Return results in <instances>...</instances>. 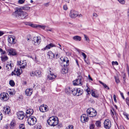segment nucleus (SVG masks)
<instances>
[{
  "instance_id": "f257e3e1",
  "label": "nucleus",
  "mask_w": 129,
  "mask_h": 129,
  "mask_svg": "<svg viewBox=\"0 0 129 129\" xmlns=\"http://www.w3.org/2000/svg\"><path fill=\"white\" fill-rule=\"evenodd\" d=\"M12 15L16 18L23 19L26 18L28 14L26 12L23 11L20 8H17L15 11L13 13Z\"/></svg>"
},
{
  "instance_id": "f03ea898",
  "label": "nucleus",
  "mask_w": 129,
  "mask_h": 129,
  "mask_svg": "<svg viewBox=\"0 0 129 129\" xmlns=\"http://www.w3.org/2000/svg\"><path fill=\"white\" fill-rule=\"evenodd\" d=\"M58 123L57 117L52 116L49 118V125L51 126H54Z\"/></svg>"
},
{
  "instance_id": "7ed1b4c3",
  "label": "nucleus",
  "mask_w": 129,
  "mask_h": 129,
  "mask_svg": "<svg viewBox=\"0 0 129 129\" xmlns=\"http://www.w3.org/2000/svg\"><path fill=\"white\" fill-rule=\"evenodd\" d=\"M87 113L89 117H91L96 116L97 114L96 111L92 108H88L87 110Z\"/></svg>"
},
{
  "instance_id": "20e7f679",
  "label": "nucleus",
  "mask_w": 129,
  "mask_h": 129,
  "mask_svg": "<svg viewBox=\"0 0 129 129\" xmlns=\"http://www.w3.org/2000/svg\"><path fill=\"white\" fill-rule=\"evenodd\" d=\"M36 118L32 116L29 117L27 119L28 123L30 125H34L36 123Z\"/></svg>"
},
{
  "instance_id": "39448f33",
  "label": "nucleus",
  "mask_w": 129,
  "mask_h": 129,
  "mask_svg": "<svg viewBox=\"0 0 129 129\" xmlns=\"http://www.w3.org/2000/svg\"><path fill=\"white\" fill-rule=\"evenodd\" d=\"M33 43L34 44L37 46L39 45L41 41V39L39 36L34 37L32 39Z\"/></svg>"
},
{
  "instance_id": "423d86ee",
  "label": "nucleus",
  "mask_w": 129,
  "mask_h": 129,
  "mask_svg": "<svg viewBox=\"0 0 129 129\" xmlns=\"http://www.w3.org/2000/svg\"><path fill=\"white\" fill-rule=\"evenodd\" d=\"M0 99L3 101H6L9 99V95L6 93L3 92L1 93Z\"/></svg>"
},
{
  "instance_id": "0eeeda50",
  "label": "nucleus",
  "mask_w": 129,
  "mask_h": 129,
  "mask_svg": "<svg viewBox=\"0 0 129 129\" xmlns=\"http://www.w3.org/2000/svg\"><path fill=\"white\" fill-rule=\"evenodd\" d=\"M82 76L79 75L78 77V78L73 81V84L74 85H81V78Z\"/></svg>"
},
{
  "instance_id": "6e6552de",
  "label": "nucleus",
  "mask_w": 129,
  "mask_h": 129,
  "mask_svg": "<svg viewBox=\"0 0 129 129\" xmlns=\"http://www.w3.org/2000/svg\"><path fill=\"white\" fill-rule=\"evenodd\" d=\"M7 51L8 53V55H10L15 56L17 54V52L15 50L12 48L8 49Z\"/></svg>"
},
{
  "instance_id": "1a4fd4ad",
  "label": "nucleus",
  "mask_w": 129,
  "mask_h": 129,
  "mask_svg": "<svg viewBox=\"0 0 129 129\" xmlns=\"http://www.w3.org/2000/svg\"><path fill=\"white\" fill-rule=\"evenodd\" d=\"M17 64L20 66L19 67L20 69L24 68L27 65V63L25 61H18L17 62Z\"/></svg>"
},
{
  "instance_id": "9d476101",
  "label": "nucleus",
  "mask_w": 129,
  "mask_h": 129,
  "mask_svg": "<svg viewBox=\"0 0 129 129\" xmlns=\"http://www.w3.org/2000/svg\"><path fill=\"white\" fill-rule=\"evenodd\" d=\"M111 126V123L110 121L108 119H106L104 122V126L106 129H109Z\"/></svg>"
},
{
  "instance_id": "9b49d317",
  "label": "nucleus",
  "mask_w": 129,
  "mask_h": 129,
  "mask_svg": "<svg viewBox=\"0 0 129 129\" xmlns=\"http://www.w3.org/2000/svg\"><path fill=\"white\" fill-rule=\"evenodd\" d=\"M69 15L71 18H75L78 16V12L72 10L70 11Z\"/></svg>"
},
{
  "instance_id": "f8f14e48",
  "label": "nucleus",
  "mask_w": 129,
  "mask_h": 129,
  "mask_svg": "<svg viewBox=\"0 0 129 129\" xmlns=\"http://www.w3.org/2000/svg\"><path fill=\"white\" fill-rule=\"evenodd\" d=\"M49 71L50 72V73H49V80H52L55 79L56 76L53 74V70L50 68Z\"/></svg>"
},
{
  "instance_id": "ddd939ff",
  "label": "nucleus",
  "mask_w": 129,
  "mask_h": 129,
  "mask_svg": "<svg viewBox=\"0 0 129 129\" xmlns=\"http://www.w3.org/2000/svg\"><path fill=\"white\" fill-rule=\"evenodd\" d=\"M89 120L88 116L86 114L82 115L81 117V120L83 122H87Z\"/></svg>"
},
{
  "instance_id": "4468645a",
  "label": "nucleus",
  "mask_w": 129,
  "mask_h": 129,
  "mask_svg": "<svg viewBox=\"0 0 129 129\" xmlns=\"http://www.w3.org/2000/svg\"><path fill=\"white\" fill-rule=\"evenodd\" d=\"M17 115L19 119L22 120L24 117V113L23 111H19L17 113Z\"/></svg>"
},
{
  "instance_id": "2eb2a0df",
  "label": "nucleus",
  "mask_w": 129,
  "mask_h": 129,
  "mask_svg": "<svg viewBox=\"0 0 129 129\" xmlns=\"http://www.w3.org/2000/svg\"><path fill=\"white\" fill-rule=\"evenodd\" d=\"M15 38L13 36H10L8 38V41L9 43L11 44H14L16 43L15 41Z\"/></svg>"
},
{
  "instance_id": "dca6fc26",
  "label": "nucleus",
  "mask_w": 129,
  "mask_h": 129,
  "mask_svg": "<svg viewBox=\"0 0 129 129\" xmlns=\"http://www.w3.org/2000/svg\"><path fill=\"white\" fill-rule=\"evenodd\" d=\"M20 70L18 68H15L14 71H13L11 73V75H17V76L20 75L21 74V73L20 71Z\"/></svg>"
},
{
  "instance_id": "f3484780",
  "label": "nucleus",
  "mask_w": 129,
  "mask_h": 129,
  "mask_svg": "<svg viewBox=\"0 0 129 129\" xmlns=\"http://www.w3.org/2000/svg\"><path fill=\"white\" fill-rule=\"evenodd\" d=\"M60 59L61 60H62V62L64 63V66H67L69 64V60H68V58L66 57H65L63 58L62 57L60 58Z\"/></svg>"
},
{
  "instance_id": "a211bd4d",
  "label": "nucleus",
  "mask_w": 129,
  "mask_h": 129,
  "mask_svg": "<svg viewBox=\"0 0 129 129\" xmlns=\"http://www.w3.org/2000/svg\"><path fill=\"white\" fill-rule=\"evenodd\" d=\"M3 111L5 114H9L10 113V107L9 106H6L4 108Z\"/></svg>"
},
{
  "instance_id": "6ab92c4d",
  "label": "nucleus",
  "mask_w": 129,
  "mask_h": 129,
  "mask_svg": "<svg viewBox=\"0 0 129 129\" xmlns=\"http://www.w3.org/2000/svg\"><path fill=\"white\" fill-rule=\"evenodd\" d=\"M34 112L33 110L31 109H29L26 111V116L27 117H30L32 115Z\"/></svg>"
},
{
  "instance_id": "aec40b11",
  "label": "nucleus",
  "mask_w": 129,
  "mask_h": 129,
  "mask_svg": "<svg viewBox=\"0 0 129 129\" xmlns=\"http://www.w3.org/2000/svg\"><path fill=\"white\" fill-rule=\"evenodd\" d=\"M40 111L42 112H45L46 111L47 107H46V105H41L39 108Z\"/></svg>"
},
{
  "instance_id": "412c9836",
  "label": "nucleus",
  "mask_w": 129,
  "mask_h": 129,
  "mask_svg": "<svg viewBox=\"0 0 129 129\" xmlns=\"http://www.w3.org/2000/svg\"><path fill=\"white\" fill-rule=\"evenodd\" d=\"M32 89L30 88L27 89L25 91V94L27 96L30 95L32 94Z\"/></svg>"
},
{
  "instance_id": "4be33fe9",
  "label": "nucleus",
  "mask_w": 129,
  "mask_h": 129,
  "mask_svg": "<svg viewBox=\"0 0 129 129\" xmlns=\"http://www.w3.org/2000/svg\"><path fill=\"white\" fill-rule=\"evenodd\" d=\"M30 26L32 27H38L41 28L43 29H44L45 27V25H40L37 24L34 25L33 24H31Z\"/></svg>"
},
{
  "instance_id": "5701e85b",
  "label": "nucleus",
  "mask_w": 129,
  "mask_h": 129,
  "mask_svg": "<svg viewBox=\"0 0 129 129\" xmlns=\"http://www.w3.org/2000/svg\"><path fill=\"white\" fill-rule=\"evenodd\" d=\"M13 66V64L8 62L6 66V69L8 71L12 69V67Z\"/></svg>"
},
{
  "instance_id": "b1692460",
  "label": "nucleus",
  "mask_w": 129,
  "mask_h": 129,
  "mask_svg": "<svg viewBox=\"0 0 129 129\" xmlns=\"http://www.w3.org/2000/svg\"><path fill=\"white\" fill-rule=\"evenodd\" d=\"M76 96H78L81 95L83 92V90L80 88H77Z\"/></svg>"
},
{
  "instance_id": "393cba45",
  "label": "nucleus",
  "mask_w": 129,
  "mask_h": 129,
  "mask_svg": "<svg viewBox=\"0 0 129 129\" xmlns=\"http://www.w3.org/2000/svg\"><path fill=\"white\" fill-rule=\"evenodd\" d=\"M16 125V122L15 120H13L10 124V127L11 129H13Z\"/></svg>"
},
{
  "instance_id": "a878e982",
  "label": "nucleus",
  "mask_w": 129,
  "mask_h": 129,
  "mask_svg": "<svg viewBox=\"0 0 129 129\" xmlns=\"http://www.w3.org/2000/svg\"><path fill=\"white\" fill-rule=\"evenodd\" d=\"M72 89L71 88L69 87H67L65 89V92L67 94L72 93Z\"/></svg>"
},
{
  "instance_id": "bb28decb",
  "label": "nucleus",
  "mask_w": 129,
  "mask_h": 129,
  "mask_svg": "<svg viewBox=\"0 0 129 129\" xmlns=\"http://www.w3.org/2000/svg\"><path fill=\"white\" fill-rule=\"evenodd\" d=\"M91 95L95 98H97L99 97V94L96 92H95L94 91L92 90Z\"/></svg>"
},
{
  "instance_id": "cd10ccee",
  "label": "nucleus",
  "mask_w": 129,
  "mask_h": 129,
  "mask_svg": "<svg viewBox=\"0 0 129 129\" xmlns=\"http://www.w3.org/2000/svg\"><path fill=\"white\" fill-rule=\"evenodd\" d=\"M54 58V54L51 51H49V58L53 59Z\"/></svg>"
},
{
  "instance_id": "c85d7f7f",
  "label": "nucleus",
  "mask_w": 129,
  "mask_h": 129,
  "mask_svg": "<svg viewBox=\"0 0 129 129\" xmlns=\"http://www.w3.org/2000/svg\"><path fill=\"white\" fill-rule=\"evenodd\" d=\"M35 75L38 77H40L41 76V72L39 71H37L34 72Z\"/></svg>"
},
{
  "instance_id": "c756f323",
  "label": "nucleus",
  "mask_w": 129,
  "mask_h": 129,
  "mask_svg": "<svg viewBox=\"0 0 129 129\" xmlns=\"http://www.w3.org/2000/svg\"><path fill=\"white\" fill-rule=\"evenodd\" d=\"M73 39L76 41H80L81 40V38L79 36H75L73 37Z\"/></svg>"
},
{
  "instance_id": "7c9ffc66",
  "label": "nucleus",
  "mask_w": 129,
  "mask_h": 129,
  "mask_svg": "<svg viewBox=\"0 0 129 129\" xmlns=\"http://www.w3.org/2000/svg\"><path fill=\"white\" fill-rule=\"evenodd\" d=\"M99 82L102 85H103V86L105 88H106L107 89H108V90L109 89V87L108 86L105 84L103 83L102 82L100 81H99Z\"/></svg>"
},
{
  "instance_id": "2f4dec72",
  "label": "nucleus",
  "mask_w": 129,
  "mask_h": 129,
  "mask_svg": "<svg viewBox=\"0 0 129 129\" xmlns=\"http://www.w3.org/2000/svg\"><path fill=\"white\" fill-rule=\"evenodd\" d=\"M77 88H73L72 89V93L74 95H76L77 91Z\"/></svg>"
},
{
  "instance_id": "473e14b6",
  "label": "nucleus",
  "mask_w": 129,
  "mask_h": 129,
  "mask_svg": "<svg viewBox=\"0 0 129 129\" xmlns=\"http://www.w3.org/2000/svg\"><path fill=\"white\" fill-rule=\"evenodd\" d=\"M2 61H4L7 60L8 58L6 56H2L1 57Z\"/></svg>"
},
{
  "instance_id": "72a5a7b5",
  "label": "nucleus",
  "mask_w": 129,
  "mask_h": 129,
  "mask_svg": "<svg viewBox=\"0 0 129 129\" xmlns=\"http://www.w3.org/2000/svg\"><path fill=\"white\" fill-rule=\"evenodd\" d=\"M19 129H25L24 125V124H20L19 126Z\"/></svg>"
},
{
  "instance_id": "f704fd0d",
  "label": "nucleus",
  "mask_w": 129,
  "mask_h": 129,
  "mask_svg": "<svg viewBox=\"0 0 129 129\" xmlns=\"http://www.w3.org/2000/svg\"><path fill=\"white\" fill-rule=\"evenodd\" d=\"M68 72L67 70L65 68L62 69L61 71V73L64 74L67 73Z\"/></svg>"
},
{
  "instance_id": "c9c22d12",
  "label": "nucleus",
  "mask_w": 129,
  "mask_h": 129,
  "mask_svg": "<svg viewBox=\"0 0 129 129\" xmlns=\"http://www.w3.org/2000/svg\"><path fill=\"white\" fill-rule=\"evenodd\" d=\"M84 36L85 41L88 43H89V40L88 37L85 34H84Z\"/></svg>"
},
{
  "instance_id": "e433bc0d",
  "label": "nucleus",
  "mask_w": 129,
  "mask_h": 129,
  "mask_svg": "<svg viewBox=\"0 0 129 129\" xmlns=\"http://www.w3.org/2000/svg\"><path fill=\"white\" fill-rule=\"evenodd\" d=\"M87 88L86 89V91L87 92L88 94H90L91 93L90 89L87 85Z\"/></svg>"
},
{
  "instance_id": "4c0bfd02",
  "label": "nucleus",
  "mask_w": 129,
  "mask_h": 129,
  "mask_svg": "<svg viewBox=\"0 0 129 129\" xmlns=\"http://www.w3.org/2000/svg\"><path fill=\"white\" fill-rule=\"evenodd\" d=\"M9 84L12 86H14L15 84L14 81L13 80H11L9 81Z\"/></svg>"
},
{
  "instance_id": "58836bf2",
  "label": "nucleus",
  "mask_w": 129,
  "mask_h": 129,
  "mask_svg": "<svg viewBox=\"0 0 129 129\" xmlns=\"http://www.w3.org/2000/svg\"><path fill=\"white\" fill-rule=\"evenodd\" d=\"M82 55L83 57V58L85 62L87 63V62L85 60L87 56L84 53H83L82 54Z\"/></svg>"
},
{
  "instance_id": "ea45409f",
  "label": "nucleus",
  "mask_w": 129,
  "mask_h": 129,
  "mask_svg": "<svg viewBox=\"0 0 129 129\" xmlns=\"http://www.w3.org/2000/svg\"><path fill=\"white\" fill-rule=\"evenodd\" d=\"M55 47V45L52 43H51L49 44V49L53 47Z\"/></svg>"
},
{
  "instance_id": "a19ab883",
  "label": "nucleus",
  "mask_w": 129,
  "mask_h": 129,
  "mask_svg": "<svg viewBox=\"0 0 129 129\" xmlns=\"http://www.w3.org/2000/svg\"><path fill=\"white\" fill-rule=\"evenodd\" d=\"M95 124L96 126L100 127V126L101 125V122L99 121H97L96 122Z\"/></svg>"
},
{
  "instance_id": "79ce46f5",
  "label": "nucleus",
  "mask_w": 129,
  "mask_h": 129,
  "mask_svg": "<svg viewBox=\"0 0 129 129\" xmlns=\"http://www.w3.org/2000/svg\"><path fill=\"white\" fill-rule=\"evenodd\" d=\"M66 129H73V126L72 125H69L66 127Z\"/></svg>"
},
{
  "instance_id": "37998d69",
  "label": "nucleus",
  "mask_w": 129,
  "mask_h": 129,
  "mask_svg": "<svg viewBox=\"0 0 129 129\" xmlns=\"http://www.w3.org/2000/svg\"><path fill=\"white\" fill-rule=\"evenodd\" d=\"M123 114L125 118L129 120V115L126 113H124Z\"/></svg>"
},
{
  "instance_id": "c03bdc74",
  "label": "nucleus",
  "mask_w": 129,
  "mask_h": 129,
  "mask_svg": "<svg viewBox=\"0 0 129 129\" xmlns=\"http://www.w3.org/2000/svg\"><path fill=\"white\" fill-rule=\"evenodd\" d=\"M121 4H123L125 3V1L124 0H117Z\"/></svg>"
},
{
  "instance_id": "a18cd8bd",
  "label": "nucleus",
  "mask_w": 129,
  "mask_h": 129,
  "mask_svg": "<svg viewBox=\"0 0 129 129\" xmlns=\"http://www.w3.org/2000/svg\"><path fill=\"white\" fill-rule=\"evenodd\" d=\"M48 45H47L44 49H42L41 50H48Z\"/></svg>"
},
{
  "instance_id": "49530a36",
  "label": "nucleus",
  "mask_w": 129,
  "mask_h": 129,
  "mask_svg": "<svg viewBox=\"0 0 129 129\" xmlns=\"http://www.w3.org/2000/svg\"><path fill=\"white\" fill-rule=\"evenodd\" d=\"M115 81L117 83H119V80L117 77H115Z\"/></svg>"
},
{
  "instance_id": "de8ad7c7",
  "label": "nucleus",
  "mask_w": 129,
  "mask_h": 129,
  "mask_svg": "<svg viewBox=\"0 0 129 129\" xmlns=\"http://www.w3.org/2000/svg\"><path fill=\"white\" fill-rule=\"evenodd\" d=\"M25 1V0H19L18 1V3L19 4H22Z\"/></svg>"
},
{
  "instance_id": "09e8293b",
  "label": "nucleus",
  "mask_w": 129,
  "mask_h": 129,
  "mask_svg": "<svg viewBox=\"0 0 129 129\" xmlns=\"http://www.w3.org/2000/svg\"><path fill=\"white\" fill-rule=\"evenodd\" d=\"M112 63L113 64H116V65H117L118 64V62L116 61H112Z\"/></svg>"
},
{
  "instance_id": "8fccbe9b",
  "label": "nucleus",
  "mask_w": 129,
  "mask_h": 129,
  "mask_svg": "<svg viewBox=\"0 0 129 129\" xmlns=\"http://www.w3.org/2000/svg\"><path fill=\"white\" fill-rule=\"evenodd\" d=\"M116 95L115 94H114L113 95V99H114V101L115 103L117 102V101L116 100Z\"/></svg>"
},
{
  "instance_id": "3c124183",
  "label": "nucleus",
  "mask_w": 129,
  "mask_h": 129,
  "mask_svg": "<svg viewBox=\"0 0 129 129\" xmlns=\"http://www.w3.org/2000/svg\"><path fill=\"white\" fill-rule=\"evenodd\" d=\"M63 9L65 10H66L67 9V7L66 5H64L63 6Z\"/></svg>"
},
{
  "instance_id": "603ef678",
  "label": "nucleus",
  "mask_w": 129,
  "mask_h": 129,
  "mask_svg": "<svg viewBox=\"0 0 129 129\" xmlns=\"http://www.w3.org/2000/svg\"><path fill=\"white\" fill-rule=\"evenodd\" d=\"M119 91V92H120V95L121 96H122V98L123 99H125V98H124V95H123V93H122V92H121L120 91Z\"/></svg>"
},
{
  "instance_id": "864d4df0",
  "label": "nucleus",
  "mask_w": 129,
  "mask_h": 129,
  "mask_svg": "<svg viewBox=\"0 0 129 129\" xmlns=\"http://www.w3.org/2000/svg\"><path fill=\"white\" fill-rule=\"evenodd\" d=\"M94 127V125L93 124H91L90 126V129H93Z\"/></svg>"
},
{
  "instance_id": "5fc2aeb1",
  "label": "nucleus",
  "mask_w": 129,
  "mask_h": 129,
  "mask_svg": "<svg viewBox=\"0 0 129 129\" xmlns=\"http://www.w3.org/2000/svg\"><path fill=\"white\" fill-rule=\"evenodd\" d=\"M62 126V124L60 123L58 124V125H57V127L58 128H59L61 127Z\"/></svg>"
},
{
  "instance_id": "6e6d98bb",
  "label": "nucleus",
  "mask_w": 129,
  "mask_h": 129,
  "mask_svg": "<svg viewBox=\"0 0 129 129\" xmlns=\"http://www.w3.org/2000/svg\"><path fill=\"white\" fill-rule=\"evenodd\" d=\"M41 125L39 124H38L37 126V129H41Z\"/></svg>"
},
{
  "instance_id": "4d7b16f0",
  "label": "nucleus",
  "mask_w": 129,
  "mask_h": 129,
  "mask_svg": "<svg viewBox=\"0 0 129 129\" xmlns=\"http://www.w3.org/2000/svg\"><path fill=\"white\" fill-rule=\"evenodd\" d=\"M1 52H2V53H1L2 54H6V51H3L2 49V50L1 51Z\"/></svg>"
},
{
  "instance_id": "13d9d810",
  "label": "nucleus",
  "mask_w": 129,
  "mask_h": 129,
  "mask_svg": "<svg viewBox=\"0 0 129 129\" xmlns=\"http://www.w3.org/2000/svg\"><path fill=\"white\" fill-rule=\"evenodd\" d=\"M30 75L32 76H34V75H35L34 72L33 71H32L30 74Z\"/></svg>"
},
{
  "instance_id": "bf43d9fd",
  "label": "nucleus",
  "mask_w": 129,
  "mask_h": 129,
  "mask_svg": "<svg viewBox=\"0 0 129 129\" xmlns=\"http://www.w3.org/2000/svg\"><path fill=\"white\" fill-rule=\"evenodd\" d=\"M127 17L129 18V8L127 10Z\"/></svg>"
},
{
  "instance_id": "052dcab7",
  "label": "nucleus",
  "mask_w": 129,
  "mask_h": 129,
  "mask_svg": "<svg viewBox=\"0 0 129 129\" xmlns=\"http://www.w3.org/2000/svg\"><path fill=\"white\" fill-rule=\"evenodd\" d=\"M49 31L53 33L54 32V29L53 28H50L49 29Z\"/></svg>"
},
{
  "instance_id": "680f3d73",
  "label": "nucleus",
  "mask_w": 129,
  "mask_h": 129,
  "mask_svg": "<svg viewBox=\"0 0 129 129\" xmlns=\"http://www.w3.org/2000/svg\"><path fill=\"white\" fill-rule=\"evenodd\" d=\"M93 16L95 17H96L98 16V15L95 13H93Z\"/></svg>"
},
{
  "instance_id": "e2e57ef3",
  "label": "nucleus",
  "mask_w": 129,
  "mask_h": 129,
  "mask_svg": "<svg viewBox=\"0 0 129 129\" xmlns=\"http://www.w3.org/2000/svg\"><path fill=\"white\" fill-rule=\"evenodd\" d=\"M75 61H76V62L77 64V66H78V67H79V64L78 60H77L76 59L75 60Z\"/></svg>"
},
{
  "instance_id": "0e129e2a",
  "label": "nucleus",
  "mask_w": 129,
  "mask_h": 129,
  "mask_svg": "<svg viewBox=\"0 0 129 129\" xmlns=\"http://www.w3.org/2000/svg\"><path fill=\"white\" fill-rule=\"evenodd\" d=\"M15 93V92L13 91V92L12 91H10L9 93V94L11 95H13Z\"/></svg>"
},
{
  "instance_id": "69168bd1",
  "label": "nucleus",
  "mask_w": 129,
  "mask_h": 129,
  "mask_svg": "<svg viewBox=\"0 0 129 129\" xmlns=\"http://www.w3.org/2000/svg\"><path fill=\"white\" fill-rule=\"evenodd\" d=\"M44 6H45L47 7L48 6V3H45L44 4Z\"/></svg>"
},
{
  "instance_id": "338daca9",
  "label": "nucleus",
  "mask_w": 129,
  "mask_h": 129,
  "mask_svg": "<svg viewBox=\"0 0 129 129\" xmlns=\"http://www.w3.org/2000/svg\"><path fill=\"white\" fill-rule=\"evenodd\" d=\"M3 34V31H0V36H2Z\"/></svg>"
},
{
  "instance_id": "774afa93",
  "label": "nucleus",
  "mask_w": 129,
  "mask_h": 129,
  "mask_svg": "<svg viewBox=\"0 0 129 129\" xmlns=\"http://www.w3.org/2000/svg\"><path fill=\"white\" fill-rule=\"evenodd\" d=\"M125 100L126 103L127 104L128 102V98L127 97L125 99Z\"/></svg>"
}]
</instances>
